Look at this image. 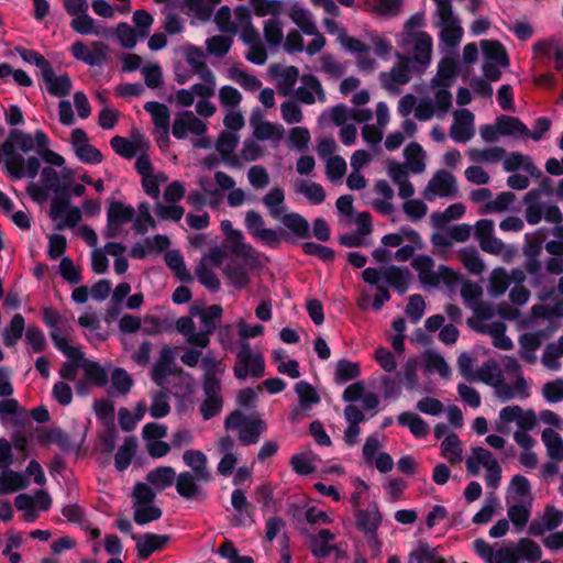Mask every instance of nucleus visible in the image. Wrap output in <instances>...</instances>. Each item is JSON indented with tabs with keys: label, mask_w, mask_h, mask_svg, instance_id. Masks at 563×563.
I'll list each match as a JSON object with an SVG mask.
<instances>
[{
	"label": "nucleus",
	"mask_w": 563,
	"mask_h": 563,
	"mask_svg": "<svg viewBox=\"0 0 563 563\" xmlns=\"http://www.w3.org/2000/svg\"><path fill=\"white\" fill-rule=\"evenodd\" d=\"M115 35L122 47L132 49L137 43L139 32L126 22H120L115 27Z\"/></svg>",
	"instance_id": "56"
},
{
	"label": "nucleus",
	"mask_w": 563,
	"mask_h": 563,
	"mask_svg": "<svg viewBox=\"0 0 563 563\" xmlns=\"http://www.w3.org/2000/svg\"><path fill=\"white\" fill-rule=\"evenodd\" d=\"M18 148L23 153L33 151L34 139L30 133H25L19 129H12L2 143L5 173L14 180L25 177L35 178L41 168L40 158L29 156L25 159L22 154L16 152Z\"/></svg>",
	"instance_id": "1"
},
{
	"label": "nucleus",
	"mask_w": 563,
	"mask_h": 563,
	"mask_svg": "<svg viewBox=\"0 0 563 563\" xmlns=\"http://www.w3.org/2000/svg\"><path fill=\"white\" fill-rule=\"evenodd\" d=\"M26 487L27 481L21 473L9 470L0 476V495L11 494Z\"/></svg>",
	"instance_id": "41"
},
{
	"label": "nucleus",
	"mask_w": 563,
	"mask_h": 563,
	"mask_svg": "<svg viewBox=\"0 0 563 563\" xmlns=\"http://www.w3.org/2000/svg\"><path fill=\"white\" fill-rule=\"evenodd\" d=\"M399 62L391 68L389 73H380L379 79L382 86L388 90H393L394 86L391 82L398 85H406L410 81L411 76V65L412 58L406 55H401L400 53H396Z\"/></svg>",
	"instance_id": "7"
},
{
	"label": "nucleus",
	"mask_w": 563,
	"mask_h": 563,
	"mask_svg": "<svg viewBox=\"0 0 563 563\" xmlns=\"http://www.w3.org/2000/svg\"><path fill=\"white\" fill-rule=\"evenodd\" d=\"M80 368L84 371L85 379L91 386L103 387L108 384V372L100 363L92 360H84V362L80 363Z\"/></svg>",
	"instance_id": "26"
},
{
	"label": "nucleus",
	"mask_w": 563,
	"mask_h": 563,
	"mask_svg": "<svg viewBox=\"0 0 563 563\" xmlns=\"http://www.w3.org/2000/svg\"><path fill=\"white\" fill-rule=\"evenodd\" d=\"M404 156L408 167L416 174H420L426 168L424 151L419 143L411 142L404 150Z\"/></svg>",
	"instance_id": "40"
},
{
	"label": "nucleus",
	"mask_w": 563,
	"mask_h": 563,
	"mask_svg": "<svg viewBox=\"0 0 563 563\" xmlns=\"http://www.w3.org/2000/svg\"><path fill=\"white\" fill-rule=\"evenodd\" d=\"M335 538L329 529H321L318 537L311 538V553L317 559H323L330 555L333 547L329 544V541Z\"/></svg>",
	"instance_id": "42"
},
{
	"label": "nucleus",
	"mask_w": 563,
	"mask_h": 563,
	"mask_svg": "<svg viewBox=\"0 0 563 563\" xmlns=\"http://www.w3.org/2000/svg\"><path fill=\"white\" fill-rule=\"evenodd\" d=\"M512 498L519 503H531L533 500L530 481L520 474L512 476L509 485Z\"/></svg>",
	"instance_id": "39"
},
{
	"label": "nucleus",
	"mask_w": 563,
	"mask_h": 563,
	"mask_svg": "<svg viewBox=\"0 0 563 563\" xmlns=\"http://www.w3.org/2000/svg\"><path fill=\"white\" fill-rule=\"evenodd\" d=\"M408 560L410 563H448L445 558L437 554L435 549L424 541H419L418 547L409 552Z\"/></svg>",
	"instance_id": "33"
},
{
	"label": "nucleus",
	"mask_w": 563,
	"mask_h": 563,
	"mask_svg": "<svg viewBox=\"0 0 563 563\" xmlns=\"http://www.w3.org/2000/svg\"><path fill=\"white\" fill-rule=\"evenodd\" d=\"M279 219L285 225V230L291 236V241L289 243H292L295 239L309 240L311 238L310 224L303 216L297 212H289Z\"/></svg>",
	"instance_id": "16"
},
{
	"label": "nucleus",
	"mask_w": 563,
	"mask_h": 563,
	"mask_svg": "<svg viewBox=\"0 0 563 563\" xmlns=\"http://www.w3.org/2000/svg\"><path fill=\"white\" fill-rule=\"evenodd\" d=\"M383 517L376 503H369L366 509H360L355 514V527L358 531L366 534L377 532Z\"/></svg>",
	"instance_id": "12"
},
{
	"label": "nucleus",
	"mask_w": 563,
	"mask_h": 563,
	"mask_svg": "<svg viewBox=\"0 0 563 563\" xmlns=\"http://www.w3.org/2000/svg\"><path fill=\"white\" fill-rule=\"evenodd\" d=\"M162 509L151 504L136 506L133 519L139 526L147 525L162 517Z\"/></svg>",
	"instance_id": "55"
},
{
	"label": "nucleus",
	"mask_w": 563,
	"mask_h": 563,
	"mask_svg": "<svg viewBox=\"0 0 563 563\" xmlns=\"http://www.w3.org/2000/svg\"><path fill=\"white\" fill-rule=\"evenodd\" d=\"M459 63L455 58L445 56L438 64L437 75L431 79L432 88H450L457 76Z\"/></svg>",
	"instance_id": "17"
},
{
	"label": "nucleus",
	"mask_w": 563,
	"mask_h": 563,
	"mask_svg": "<svg viewBox=\"0 0 563 563\" xmlns=\"http://www.w3.org/2000/svg\"><path fill=\"white\" fill-rule=\"evenodd\" d=\"M244 224L247 232L257 241L271 249H277L282 241L290 242V234L284 230H274L264 228L265 221L261 213L255 210H249L245 214Z\"/></svg>",
	"instance_id": "2"
},
{
	"label": "nucleus",
	"mask_w": 563,
	"mask_h": 563,
	"mask_svg": "<svg viewBox=\"0 0 563 563\" xmlns=\"http://www.w3.org/2000/svg\"><path fill=\"white\" fill-rule=\"evenodd\" d=\"M385 282L393 287L399 295L407 292L410 286L411 273L407 267L391 265L383 269Z\"/></svg>",
	"instance_id": "20"
},
{
	"label": "nucleus",
	"mask_w": 563,
	"mask_h": 563,
	"mask_svg": "<svg viewBox=\"0 0 563 563\" xmlns=\"http://www.w3.org/2000/svg\"><path fill=\"white\" fill-rule=\"evenodd\" d=\"M481 47L486 62L497 64L503 67L509 65L508 54L499 41L482 40Z\"/></svg>",
	"instance_id": "23"
},
{
	"label": "nucleus",
	"mask_w": 563,
	"mask_h": 563,
	"mask_svg": "<svg viewBox=\"0 0 563 563\" xmlns=\"http://www.w3.org/2000/svg\"><path fill=\"white\" fill-rule=\"evenodd\" d=\"M463 37V29L457 23L441 25L440 40L451 48L456 47Z\"/></svg>",
	"instance_id": "60"
},
{
	"label": "nucleus",
	"mask_w": 563,
	"mask_h": 563,
	"mask_svg": "<svg viewBox=\"0 0 563 563\" xmlns=\"http://www.w3.org/2000/svg\"><path fill=\"white\" fill-rule=\"evenodd\" d=\"M505 154V150L499 146H493L484 150L473 148L470 151V159L473 162L497 163Z\"/></svg>",
	"instance_id": "59"
},
{
	"label": "nucleus",
	"mask_w": 563,
	"mask_h": 563,
	"mask_svg": "<svg viewBox=\"0 0 563 563\" xmlns=\"http://www.w3.org/2000/svg\"><path fill=\"white\" fill-rule=\"evenodd\" d=\"M291 21L301 30L306 35L317 34V25L312 21L310 11L295 3L288 13Z\"/></svg>",
	"instance_id": "31"
},
{
	"label": "nucleus",
	"mask_w": 563,
	"mask_h": 563,
	"mask_svg": "<svg viewBox=\"0 0 563 563\" xmlns=\"http://www.w3.org/2000/svg\"><path fill=\"white\" fill-rule=\"evenodd\" d=\"M541 439L547 446L548 455L552 461H563V439L551 428H545L541 433Z\"/></svg>",
	"instance_id": "36"
},
{
	"label": "nucleus",
	"mask_w": 563,
	"mask_h": 563,
	"mask_svg": "<svg viewBox=\"0 0 563 563\" xmlns=\"http://www.w3.org/2000/svg\"><path fill=\"white\" fill-rule=\"evenodd\" d=\"M185 57L186 62L192 67L194 73L198 75L203 82L212 84L213 73L203 60L205 53L201 47L188 45Z\"/></svg>",
	"instance_id": "19"
},
{
	"label": "nucleus",
	"mask_w": 563,
	"mask_h": 563,
	"mask_svg": "<svg viewBox=\"0 0 563 563\" xmlns=\"http://www.w3.org/2000/svg\"><path fill=\"white\" fill-rule=\"evenodd\" d=\"M474 114L467 109L454 113V122L450 129V136L459 143H465L474 135Z\"/></svg>",
	"instance_id": "9"
},
{
	"label": "nucleus",
	"mask_w": 563,
	"mask_h": 563,
	"mask_svg": "<svg viewBox=\"0 0 563 563\" xmlns=\"http://www.w3.org/2000/svg\"><path fill=\"white\" fill-rule=\"evenodd\" d=\"M476 376L477 380H482L487 385H493L496 379L503 378V372L497 362L490 358L481 366Z\"/></svg>",
	"instance_id": "63"
},
{
	"label": "nucleus",
	"mask_w": 563,
	"mask_h": 563,
	"mask_svg": "<svg viewBox=\"0 0 563 563\" xmlns=\"http://www.w3.org/2000/svg\"><path fill=\"white\" fill-rule=\"evenodd\" d=\"M516 551L518 559H522L529 562L540 561L542 556V550L540 545L529 538L519 539L516 544Z\"/></svg>",
	"instance_id": "48"
},
{
	"label": "nucleus",
	"mask_w": 563,
	"mask_h": 563,
	"mask_svg": "<svg viewBox=\"0 0 563 563\" xmlns=\"http://www.w3.org/2000/svg\"><path fill=\"white\" fill-rule=\"evenodd\" d=\"M196 474L184 471L176 476V490L180 497L191 500L202 495Z\"/></svg>",
	"instance_id": "22"
},
{
	"label": "nucleus",
	"mask_w": 563,
	"mask_h": 563,
	"mask_svg": "<svg viewBox=\"0 0 563 563\" xmlns=\"http://www.w3.org/2000/svg\"><path fill=\"white\" fill-rule=\"evenodd\" d=\"M456 192L457 186L455 176L445 169H440L429 180L424 190V198L431 201L433 196L451 197L455 196Z\"/></svg>",
	"instance_id": "5"
},
{
	"label": "nucleus",
	"mask_w": 563,
	"mask_h": 563,
	"mask_svg": "<svg viewBox=\"0 0 563 563\" xmlns=\"http://www.w3.org/2000/svg\"><path fill=\"white\" fill-rule=\"evenodd\" d=\"M442 456L451 463L460 462L462 459L461 441L456 433H449L441 443Z\"/></svg>",
	"instance_id": "49"
},
{
	"label": "nucleus",
	"mask_w": 563,
	"mask_h": 563,
	"mask_svg": "<svg viewBox=\"0 0 563 563\" xmlns=\"http://www.w3.org/2000/svg\"><path fill=\"white\" fill-rule=\"evenodd\" d=\"M41 76L49 95L64 98L70 93L73 82L68 74L56 76L51 65L48 68L44 69Z\"/></svg>",
	"instance_id": "13"
},
{
	"label": "nucleus",
	"mask_w": 563,
	"mask_h": 563,
	"mask_svg": "<svg viewBox=\"0 0 563 563\" xmlns=\"http://www.w3.org/2000/svg\"><path fill=\"white\" fill-rule=\"evenodd\" d=\"M397 422L401 427H408L410 432L417 439H422L429 433L428 423L417 413L404 411L397 417Z\"/></svg>",
	"instance_id": "30"
},
{
	"label": "nucleus",
	"mask_w": 563,
	"mask_h": 563,
	"mask_svg": "<svg viewBox=\"0 0 563 563\" xmlns=\"http://www.w3.org/2000/svg\"><path fill=\"white\" fill-rule=\"evenodd\" d=\"M473 454L486 468L485 483L488 488L496 489L501 479V467L492 452L483 446L473 449Z\"/></svg>",
	"instance_id": "8"
},
{
	"label": "nucleus",
	"mask_w": 563,
	"mask_h": 563,
	"mask_svg": "<svg viewBox=\"0 0 563 563\" xmlns=\"http://www.w3.org/2000/svg\"><path fill=\"white\" fill-rule=\"evenodd\" d=\"M207 124L197 118L191 111L179 112L174 120L172 133L178 140L187 137V133L191 132L195 135H202L207 132Z\"/></svg>",
	"instance_id": "6"
},
{
	"label": "nucleus",
	"mask_w": 563,
	"mask_h": 563,
	"mask_svg": "<svg viewBox=\"0 0 563 563\" xmlns=\"http://www.w3.org/2000/svg\"><path fill=\"white\" fill-rule=\"evenodd\" d=\"M144 110L152 115V121L156 129H170V111L166 104L157 101H148L144 104Z\"/></svg>",
	"instance_id": "37"
},
{
	"label": "nucleus",
	"mask_w": 563,
	"mask_h": 563,
	"mask_svg": "<svg viewBox=\"0 0 563 563\" xmlns=\"http://www.w3.org/2000/svg\"><path fill=\"white\" fill-rule=\"evenodd\" d=\"M285 201V192L280 187L272 188L264 197L263 203L268 208L273 219H279L283 209L279 208Z\"/></svg>",
	"instance_id": "51"
},
{
	"label": "nucleus",
	"mask_w": 563,
	"mask_h": 563,
	"mask_svg": "<svg viewBox=\"0 0 563 563\" xmlns=\"http://www.w3.org/2000/svg\"><path fill=\"white\" fill-rule=\"evenodd\" d=\"M135 210L131 205L113 200L107 210V225L103 230L106 239H114L120 235L121 227L133 221Z\"/></svg>",
	"instance_id": "3"
},
{
	"label": "nucleus",
	"mask_w": 563,
	"mask_h": 563,
	"mask_svg": "<svg viewBox=\"0 0 563 563\" xmlns=\"http://www.w3.org/2000/svg\"><path fill=\"white\" fill-rule=\"evenodd\" d=\"M25 329V320L21 313L12 317L9 325L3 329V344L13 347L22 338Z\"/></svg>",
	"instance_id": "38"
},
{
	"label": "nucleus",
	"mask_w": 563,
	"mask_h": 563,
	"mask_svg": "<svg viewBox=\"0 0 563 563\" xmlns=\"http://www.w3.org/2000/svg\"><path fill=\"white\" fill-rule=\"evenodd\" d=\"M531 503H519L508 506L507 515L516 532H521L527 526L531 516Z\"/></svg>",
	"instance_id": "35"
},
{
	"label": "nucleus",
	"mask_w": 563,
	"mask_h": 563,
	"mask_svg": "<svg viewBox=\"0 0 563 563\" xmlns=\"http://www.w3.org/2000/svg\"><path fill=\"white\" fill-rule=\"evenodd\" d=\"M132 539L136 540L137 555L142 560H147L154 552L163 550L170 541L167 534H156L152 532L144 533L141 538L132 534Z\"/></svg>",
	"instance_id": "11"
},
{
	"label": "nucleus",
	"mask_w": 563,
	"mask_h": 563,
	"mask_svg": "<svg viewBox=\"0 0 563 563\" xmlns=\"http://www.w3.org/2000/svg\"><path fill=\"white\" fill-rule=\"evenodd\" d=\"M515 199L516 196L514 192L503 191L498 194L494 200L486 202L481 210V213L488 214L493 212H504L508 209L509 205L515 201Z\"/></svg>",
	"instance_id": "53"
},
{
	"label": "nucleus",
	"mask_w": 563,
	"mask_h": 563,
	"mask_svg": "<svg viewBox=\"0 0 563 563\" xmlns=\"http://www.w3.org/2000/svg\"><path fill=\"white\" fill-rule=\"evenodd\" d=\"M264 37L271 47H277L283 42V23L277 16L271 18L264 22Z\"/></svg>",
	"instance_id": "52"
},
{
	"label": "nucleus",
	"mask_w": 563,
	"mask_h": 563,
	"mask_svg": "<svg viewBox=\"0 0 563 563\" xmlns=\"http://www.w3.org/2000/svg\"><path fill=\"white\" fill-rule=\"evenodd\" d=\"M227 240L231 243V253L241 256L244 260L253 257L255 250L251 244L245 243L244 235L240 230L236 232H230Z\"/></svg>",
	"instance_id": "50"
},
{
	"label": "nucleus",
	"mask_w": 563,
	"mask_h": 563,
	"mask_svg": "<svg viewBox=\"0 0 563 563\" xmlns=\"http://www.w3.org/2000/svg\"><path fill=\"white\" fill-rule=\"evenodd\" d=\"M184 463L191 468L198 481L207 483L211 479V474L207 468V456L199 450H187L183 454Z\"/></svg>",
	"instance_id": "21"
},
{
	"label": "nucleus",
	"mask_w": 563,
	"mask_h": 563,
	"mask_svg": "<svg viewBox=\"0 0 563 563\" xmlns=\"http://www.w3.org/2000/svg\"><path fill=\"white\" fill-rule=\"evenodd\" d=\"M142 142V136L139 135L135 142L130 141L126 137L115 135L110 140V145L112 150L120 156L126 159L133 158L137 151L139 144Z\"/></svg>",
	"instance_id": "46"
},
{
	"label": "nucleus",
	"mask_w": 563,
	"mask_h": 563,
	"mask_svg": "<svg viewBox=\"0 0 563 563\" xmlns=\"http://www.w3.org/2000/svg\"><path fill=\"white\" fill-rule=\"evenodd\" d=\"M165 264L174 272L175 276L183 283H192L194 277L187 269L184 256L178 250H169L164 256Z\"/></svg>",
	"instance_id": "27"
},
{
	"label": "nucleus",
	"mask_w": 563,
	"mask_h": 563,
	"mask_svg": "<svg viewBox=\"0 0 563 563\" xmlns=\"http://www.w3.org/2000/svg\"><path fill=\"white\" fill-rule=\"evenodd\" d=\"M136 450V438L134 435L126 437L114 455V466L119 472H123L130 466Z\"/></svg>",
	"instance_id": "29"
},
{
	"label": "nucleus",
	"mask_w": 563,
	"mask_h": 563,
	"mask_svg": "<svg viewBox=\"0 0 563 563\" xmlns=\"http://www.w3.org/2000/svg\"><path fill=\"white\" fill-rule=\"evenodd\" d=\"M233 43L232 37L225 35H214L206 41L207 51L216 57L225 56Z\"/></svg>",
	"instance_id": "54"
},
{
	"label": "nucleus",
	"mask_w": 563,
	"mask_h": 563,
	"mask_svg": "<svg viewBox=\"0 0 563 563\" xmlns=\"http://www.w3.org/2000/svg\"><path fill=\"white\" fill-rule=\"evenodd\" d=\"M297 192L302 194L313 205H320L325 199V191L318 183L307 184L302 180L297 187Z\"/></svg>",
	"instance_id": "62"
},
{
	"label": "nucleus",
	"mask_w": 563,
	"mask_h": 563,
	"mask_svg": "<svg viewBox=\"0 0 563 563\" xmlns=\"http://www.w3.org/2000/svg\"><path fill=\"white\" fill-rule=\"evenodd\" d=\"M300 79L302 86L297 89L296 96L302 103L313 104L316 102L313 93H316L317 99L320 102H324L327 100L325 91L317 76L312 74H305Z\"/></svg>",
	"instance_id": "10"
},
{
	"label": "nucleus",
	"mask_w": 563,
	"mask_h": 563,
	"mask_svg": "<svg viewBox=\"0 0 563 563\" xmlns=\"http://www.w3.org/2000/svg\"><path fill=\"white\" fill-rule=\"evenodd\" d=\"M523 169L531 176L541 175L540 169L533 164L529 156H525L520 152H511L508 157L504 161V170L508 173Z\"/></svg>",
	"instance_id": "25"
},
{
	"label": "nucleus",
	"mask_w": 563,
	"mask_h": 563,
	"mask_svg": "<svg viewBox=\"0 0 563 563\" xmlns=\"http://www.w3.org/2000/svg\"><path fill=\"white\" fill-rule=\"evenodd\" d=\"M254 355L252 354L251 344L243 340L240 343V350L236 353V361L233 367L234 376L238 379H246L250 375V365L252 357Z\"/></svg>",
	"instance_id": "32"
},
{
	"label": "nucleus",
	"mask_w": 563,
	"mask_h": 563,
	"mask_svg": "<svg viewBox=\"0 0 563 563\" xmlns=\"http://www.w3.org/2000/svg\"><path fill=\"white\" fill-rule=\"evenodd\" d=\"M52 191L55 196L51 200L49 218L56 221L64 216L65 210L71 202V185L60 181Z\"/></svg>",
	"instance_id": "18"
},
{
	"label": "nucleus",
	"mask_w": 563,
	"mask_h": 563,
	"mask_svg": "<svg viewBox=\"0 0 563 563\" xmlns=\"http://www.w3.org/2000/svg\"><path fill=\"white\" fill-rule=\"evenodd\" d=\"M412 36L415 38L412 62L428 65L432 54V37L427 32H416Z\"/></svg>",
	"instance_id": "24"
},
{
	"label": "nucleus",
	"mask_w": 563,
	"mask_h": 563,
	"mask_svg": "<svg viewBox=\"0 0 563 563\" xmlns=\"http://www.w3.org/2000/svg\"><path fill=\"white\" fill-rule=\"evenodd\" d=\"M361 375L360 364L356 362L341 358L335 366L334 380L339 385H343Z\"/></svg>",
	"instance_id": "44"
},
{
	"label": "nucleus",
	"mask_w": 563,
	"mask_h": 563,
	"mask_svg": "<svg viewBox=\"0 0 563 563\" xmlns=\"http://www.w3.org/2000/svg\"><path fill=\"white\" fill-rule=\"evenodd\" d=\"M231 505L238 515L234 518L233 526L242 527V526H251L255 522L254 515L255 509L247 501V498L244 492L240 488H236L231 494Z\"/></svg>",
	"instance_id": "14"
},
{
	"label": "nucleus",
	"mask_w": 563,
	"mask_h": 563,
	"mask_svg": "<svg viewBox=\"0 0 563 563\" xmlns=\"http://www.w3.org/2000/svg\"><path fill=\"white\" fill-rule=\"evenodd\" d=\"M294 389L298 396V406L291 412V421H296L300 411L310 410L312 406L318 405L321 401L316 388L306 380L297 382Z\"/></svg>",
	"instance_id": "15"
},
{
	"label": "nucleus",
	"mask_w": 563,
	"mask_h": 563,
	"mask_svg": "<svg viewBox=\"0 0 563 563\" xmlns=\"http://www.w3.org/2000/svg\"><path fill=\"white\" fill-rule=\"evenodd\" d=\"M310 139V132L307 128L295 126L289 131L288 146L296 148L298 152H305Z\"/></svg>",
	"instance_id": "61"
},
{
	"label": "nucleus",
	"mask_w": 563,
	"mask_h": 563,
	"mask_svg": "<svg viewBox=\"0 0 563 563\" xmlns=\"http://www.w3.org/2000/svg\"><path fill=\"white\" fill-rule=\"evenodd\" d=\"M223 273L236 289L245 288L250 284V275L243 264L229 263L223 268Z\"/></svg>",
	"instance_id": "43"
},
{
	"label": "nucleus",
	"mask_w": 563,
	"mask_h": 563,
	"mask_svg": "<svg viewBox=\"0 0 563 563\" xmlns=\"http://www.w3.org/2000/svg\"><path fill=\"white\" fill-rule=\"evenodd\" d=\"M463 265L474 275H479L484 271V262L482 261L476 249H463L460 251Z\"/></svg>",
	"instance_id": "58"
},
{
	"label": "nucleus",
	"mask_w": 563,
	"mask_h": 563,
	"mask_svg": "<svg viewBox=\"0 0 563 563\" xmlns=\"http://www.w3.org/2000/svg\"><path fill=\"white\" fill-rule=\"evenodd\" d=\"M221 0H183L189 11H191L197 19L201 21H209L213 10Z\"/></svg>",
	"instance_id": "47"
},
{
	"label": "nucleus",
	"mask_w": 563,
	"mask_h": 563,
	"mask_svg": "<svg viewBox=\"0 0 563 563\" xmlns=\"http://www.w3.org/2000/svg\"><path fill=\"white\" fill-rule=\"evenodd\" d=\"M176 471L172 466H158L146 474V481L158 490L170 487L176 479Z\"/></svg>",
	"instance_id": "28"
},
{
	"label": "nucleus",
	"mask_w": 563,
	"mask_h": 563,
	"mask_svg": "<svg viewBox=\"0 0 563 563\" xmlns=\"http://www.w3.org/2000/svg\"><path fill=\"white\" fill-rule=\"evenodd\" d=\"M199 282L210 291H218L220 289V280L217 275L208 268L206 264V257H202L201 262L196 269Z\"/></svg>",
	"instance_id": "57"
},
{
	"label": "nucleus",
	"mask_w": 563,
	"mask_h": 563,
	"mask_svg": "<svg viewBox=\"0 0 563 563\" xmlns=\"http://www.w3.org/2000/svg\"><path fill=\"white\" fill-rule=\"evenodd\" d=\"M97 418L107 427L114 426V405L109 399H97L93 402Z\"/></svg>",
	"instance_id": "64"
},
{
	"label": "nucleus",
	"mask_w": 563,
	"mask_h": 563,
	"mask_svg": "<svg viewBox=\"0 0 563 563\" xmlns=\"http://www.w3.org/2000/svg\"><path fill=\"white\" fill-rule=\"evenodd\" d=\"M71 145L75 155L84 164L96 165L100 164L103 159L102 153L88 143V135L80 128L71 131Z\"/></svg>",
	"instance_id": "4"
},
{
	"label": "nucleus",
	"mask_w": 563,
	"mask_h": 563,
	"mask_svg": "<svg viewBox=\"0 0 563 563\" xmlns=\"http://www.w3.org/2000/svg\"><path fill=\"white\" fill-rule=\"evenodd\" d=\"M265 430L262 419L250 420L242 427L239 432V441L243 445L255 444L260 441V435Z\"/></svg>",
	"instance_id": "45"
},
{
	"label": "nucleus",
	"mask_w": 563,
	"mask_h": 563,
	"mask_svg": "<svg viewBox=\"0 0 563 563\" xmlns=\"http://www.w3.org/2000/svg\"><path fill=\"white\" fill-rule=\"evenodd\" d=\"M497 125L499 126L500 135H521L528 137L530 130L527 125L517 117H510L501 114L497 117Z\"/></svg>",
	"instance_id": "34"
}]
</instances>
